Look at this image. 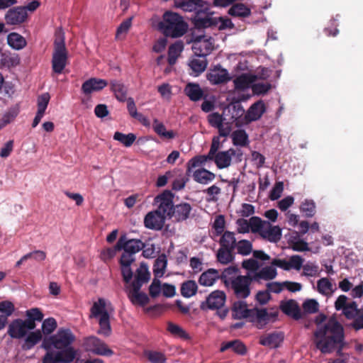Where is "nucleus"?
I'll list each match as a JSON object with an SVG mask.
<instances>
[{
	"label": "nucleus",
	"mask_w": 363,
	"mask_h": 363,
	"mask_svg": "<svg viewBox=\"0 0 363 363\" xmlns=\"http://www.w3.org/2000/svg\"><path fill=\"white\" fill-rule=\"evenodd\" d=\"M326 319L327 316L323 313L315 317L317 329L313 333V342L316 348L323 354L331 353L337 347V352L340 353L344 345V328L334 316L321 325Z\"/></svg>",
	"instance_id": "nucleus-1"
},
{
	"label": "nucleus",
	"mask_w": 363,
	"mask_h": 363,
	"mask_svg": "<svg viewBox=\"0 0 363 363\" xmlns=\"http://www.w3.org/2000/svg\"><path fill=\"white\" fill-rule=\"evenodd\" d=\"M187 24L179 14L167 11L163 14L162 21H160L157 28L166 37L179 38L185 34Z\"/></svg>",
	"instance_id": "nucleus-2"
},
{
	"label": "nucleus",
	"mask_w": 363,
	"mask_h": 363,
	"mask_svg": "<svg viewBox=\"0 0 363 363\" xmlns=\"http://www.w3.org/2000/svg\"><path fill=\"white\" fill-rule=\"evenodd\" d=\"M68 61V52L65 46L64 33L59 30L56 33L54 41V49L52 57V69L56 74H61Z\"/></svg>",
	"instance_id": "nucleus-3"
},
{
	"label": "nucleus",
	"mask_w": 363,
	"mask_h": 363,
	"mask_svg": "<svg viewBox=\"0 0 363 363\" xmlns=\"http://www.w3.org/2000/svg\"><path fill=\"white\" fill-rule=\"evenodd\" d=\"M82 347L85 351L97 355L110 357L113 354L104 341L94 335L84 337Z\"/></svg>",
	"instance_id": "nucleus-4"
},
{
	"label": "nucleus",
	"mask_w": 363,
	"mask_h": 363,
	"mask_svg": "<svg viewBox=\"0 0 363 363\" xmlns=\"http://www.w3.org/2000/svg\"><path fill=\"white\" fill-rule=\"evenodd\" d=\"M253 281L252 276L238 275L230 281L229 287L232 289L236 297L245 298L250 294V286Z\"/></svg>",
	"instance_id": "nucleus-5"
},
{
	"label": "nucleus",
	"mask_w": 363,
	"mask_h": 363,
	"mask_svg": "<svg viewBox=\"0 0 363 363\" xmlns=\"http://www.w3.org/2000/svg\"><path fill=\"white\" fill-rule=\"evenodd\" d=\"M277 312L269 313L267 308H252L250 322L252 323L257 329H263L270 322H274L277 318Z\"/></svg>",
	"instance_id": "nucleus-6"
},
{
	"label": "nucleus",
	"mask_w": 363,
	"mask_h": 363,
	"mask_svg": "<svg viewBox=\"0 0 363 363\" xmlns=\"http://www.w3.org/2000/svg\"><path fill=\"white\" fill-rule=\"evenodd\" d=\"M77 355L74 347L57 352L55 355L52 352H47L42 359V363H71Z\"/></svg>",
	"instance_id": "nucleus-7"
},
{
	"label": "nucleus",
	"mask_w": 363,
	"mask_h": 363,
	"mask_svg": "<svg viewBox=\"0 0 363 363\" xmlns=\"http://www.w3.org/2000/svg\"><path fill=\"white\" fill-rule=\"evenodd\" d=\"M174 194L171 191L165 190L155 198V202L158 204L157 210L166 218H171L172 211L175 205L173 203Z\"/></svg>",
	"instance_id": "nucleus-8"
},
{
	"label": "nucleus",
	"mask_w": 363,
	"mask_h": 363,
	"mask_svg": "<svg viewBox=\"0 0 363 363\" xmlns=\"http://www.w3.org/2000/svg\"><path fill=\"white\" fill-rule=\"evenodd\" d=\"M205 9L197 11L191 18L192 23L197 28H214L215 16L210 12L208 4L206 5Z\"/></svg>",
	"instance_id": "nucleus-9"
},
{
	"label": "nucleus",
	"mask_w": 363,
	"mask_h": 363,
	"mask_svg": "<svg viewBox=\"0 0 363 363\" xmlns=\"http://www.w3.org/2000/svg\"><path fill=\"white\" fill-rule=\"evenodd\" d=\"M192 50L197 57H206L213 50V39L204 35L195 37L193 40Z\"/></svg>",
	"instance_id": "nucleus-10"
},
{
	"label": "nucleus",
	"mask_w": 363,
	"mask_h": 363,
	"mask_svg": "<svg viewBox=\"0 0 363 363\" xmlns=\"http://www.w3.org/2000/svg\"><path fill=\"white\" fill-rule=\"evenodd\" d=\"M29 330H33L28 325L25 320L16 318L9 324L7 334L12 339L20 340L24 338Z\"/></svg>",
	"instance_id": "nucleus-11"
},
{
	"label": "nucleus",
	"mask_w": 363,
	"mask_h": 363,
	"mask_svg": "<svg viewBox=\"0 0 363 363\" xmlns=\"http://www.w3.org/2000/svg\"><path fill=\"white\" fill-rule=\"evenodd\" d=\"M145 247L140 239H128L126 235H122L117 241V248L135 255Z\"/></svg>",
	"instance_id": "nucleus-12"
},
{
	"label": "nucleus",
	"mask_w": 363,
	"mask_h": 363,
	"mask_svg": "<svg viewBox=\"0 0 363 363\" xmlns=\"http://www.w3.org/2000/svg\"><path fill=\"white\" fill-rule=\"evenodd\" d=\"M55 343L57 350H66L72 347L71 345L74 342L76 337L72 330L69 328H60L57 333L53 335Z\"/></svg>",
	"instance_id": "nucleus-13"
},
{
	"label": "nucleus",
	"mask_w": 363,
	"mask_h": 363,
	"mask_svg": "<svg viewBox=\"0 0 363 363\" xmlns=\"http://www.w3.org/2000/svg\"><path fill=\"white\" fill-rule=\"evenodd\" d=\"M284 340V333L282 331H273L264 333L259 337V344L269 348L276 349L281 346Z\"/></svg>",
	"instance_id": "nucleus-14"
},
{
	"label": "nucleus",
	"mask_w": 363,
	"mask_h": 363,
	"mask_svg": "<svg viewBox=\"0 0 363 363\" xmlns=\"http://www.w3.org/2000/svg\"><path fill=\"white\" fill-rule=\"evenodd\" d=\"M242 153L240 150L230 148L226 151H220L213 155L210 160L213 161L218 169L228 167L231 164L233 156H241Z\"/></svg>",
	"instance_id": "nucleus-15"
},
{
	"label": "nucleus",
	"mask_w": 363,
	"mask_h": 363,
	"mask_svg": "<svg viewBox=\"0 0 363 363\" xmlns=\"http://www.w3.org/2000/svg\"><path fill=\"white\" fill-rule=\"evenodd\" d=\"M225 294L219 290H216L211 293L206 298L205 302L201 304V308H208L211 310L218 309L223 306L225 302Z\"/></svg>",
	"instance_id": "nucleus-16"
},
{
	"label": "nucleus",
	"mask_w": 363,
	"mask_h": 363,
	"mask_svg": "<svg viewBox=\"0 0 363 363\" xmlns=\"http://www.w3.org/2000/svg\"><path fill=\"white\" fill-rule=\"evenodd\" d=\"M207 79L211 84L216 85L229 82L231 77L226 69L222 68L220 65H216L209 70Z\"/></svg>",
	"instance_id": "nucleus-17"
},
{
	"label": "nucleus",
	"mask_w": 363,
	"mask_h": 363,
	"mask_svg": "<svg viewBox=\"0 0 363 363\" xmlns=\"http://www.w3.org/2000/svg\"><path fill=\"white\" fill-rule=\"evenodd\" d=\"M28 17L25 8L17 6L10 9L5 15V21L8 25H19L23 23Z\"/></svg>",
	"instance_id": "nucleus-18"
},
{
	"label": "nucleus",
	"mask_w": 363,
	"mask_h": 363,
	"mask_svg": "<svg viewBox=\"0 0 363 363\" xmlns=\"http://www.w3.org/2000/svg\"><path fill=\"white\" fill-rule=\"evenodd\" d=\"M207 4L205 0H174V4L177 8L186 12L194 11V14L201 9H206Z\"/></svg>",
	"instance_id": "nucleus-19"
},
{
	"label": "nucleus",
	"mask_w": 363,
	"mask_h": 363,
	"mask_svg": "<svg viewBox=\"0 0 363 363\" xmlns=\"http://www.w3.org/2000/svg\"><path fill=\"white\" fill-rule=\"evenodd\" d=\"M166 217L157 210L149 212L144 218V225L147 228L160 230L162 228Z\"/></svg>",
	"instance_id": "nucleus-20"
},
{
	"label": "nucleus",
	"mask_w": 363,
	"mask_h": 363,
	"mask_svg": "<svg viewBox=\"0 0 363 363\" xmlns=\"http://www.w3.org/2000/svg\"><path fill=\"white\" fill-rule=\"evenodd\" d=\"M191 211V204L186 202H181L173 207L171 218H173L177 222L186 220L190 217Z\"/></svg>",
	"instance_id": "nucleus-21"
},
{
	"label": "nucleus",
	"mask_w": 363,
	"mask_h": 363,
	"mask_svg": "<svg viewBox=\"0 0 363 363\" xmlns=\"http://www.w3.org/2000/svg\"><path fill=\"white\" fill-rule=\"evenodd\" d=\"M209 123L219 130V136H228L231 127L229 123H224L221 115L213 113L208 116Z\"/></svg>",
	"instance_id": "nucleus-22"
},
{
	"label": "nucleus",
	"mask_w": 363,
	"mask_h": 363,
	"mask_svg": "<svg viewBox=\"0 0 363 363\" xmlns=\"http://www.w3.org/2000/svg\"><path fill=\"white\" fill-rule=\"evenodd\" d=\"M108 85L105 79L92 77L85 81L82 85V91L85 95H89L93 92L99 91Z\"/></svg>",
	"instance_id": "nucleus-23"
},
{
	"label": "nucleus",
	"mask_w": 363,
	"mask_h": 363,
	"mask_svg": "<svg viewBox=\"0 0 363 363\" xmlns=\"http://www.w3.org/2000/svg\"><path fill=\"white\" fill-rule=\"evenodd\" d=\"M279 307L284 314L292 317L294 320H299L302 318L299 306L296 301L294 299L281 301Z\"/></svg>",
	"instance_id": "nucleus-24"
},
{
	"label": "nucleus",
	"mask_w": 363,
	"mask_h": 363,
	"mask_svg": "<svg viewBox=\"0 0 363 363\" xmlns=\"http://www.w3.org/2000/svg\"><path fill=\"white\" fill-rule=\"evenodd\" d=\"M232 311L234 319L240 320L242 318H248L250 320L252 308H247V305L245 301H238L233 303Z\"/></svg>",
	"instance_id": "nucleus-25"
},
{
	"label": "nucleus",
	"mask_w": 363,
	"mask_h": 363,
	"mask_svg": "<svg viewBox=\"0 0 363 363\" xmlns=\"http://www.w3.org/2000/svg\"><path fill=\"white\" fill-rule=\"evenodd\" d=\"M260 235L269 242H276L281 238V230L279 226H272L269 222H265Z\"/></svg>",
	"instance_id": "nucleus-26"
},
{
	"label": "nucleus",
	"mask_w": 363,
	"mask_h": 363,
	"mask_svg": "<svg viewBox=\"0 0 363 363\" xmlns=\"http://www.w3.org/2000/svg\"><path fill=\"white\" fill-rule=\"evenodd\" d=\"M43 339V335L40 330L28 333L25 337L24 342L21 346L23 350L27 351L33 349Z\"/></svg>",
	"instance_id": "nucleus-27"
},
{
	"label": "nucleus",
	"mask_w": 363,
	"mask_h": 363,
	"mask_svg": "<svg viewBox=\"0 0 363 363\" xmlns=\"http://www.w3.org/2000/svg\"><path fill=\"white\" fill-rule=\"evenodd\" d=\"M184 92L192 101H200L203 99L204 94L200 85L194 82L188 83L184 89Z\"/></svg>",
	"instance_id": "nucleus-28"
},
{
	"label": "nucleus",
	"mask_w": 363,
	"mask_h": 363,
	"mask_svg": "<svg viewBox=\"0 0 363 363\" xmlns=\"http://www.w3.org/2000/svg\"><path fill=\"white\" fill-rule=\"evenodd\" d=\"M218 279H219V271L215 269H208L201 274L199 283L204 286H211Z\"/></svg>",
	"instance_id": "nucleus-29"
},
{
	"label": "nucleus",
	"mask_w": 363,
	"mask_h": 363,
	"mask_svg": "<svg viewBox=\"0 0 363 363\" xmlns=\"http://www.w3.org/2000/svg\"><path fill=\"white\" fill-rule=\"evenodd\" d=\"M229 349H231L234 352L240 355H245L247 351L245 345L240 340H235L222 343L220 352H225Z\"/></svg>",
	"instance_id": "nucleus-30"
},
{
	"label": "nucleus",
	"mask_w": 363,
	"mask_h": 363,
	"mask_svg": "<svg viewBox=\"0 0 363 363\" xmlns=\"http://www.w3.org/2000/svg\"><path fill=\"white\" fill-rule=\"evenodd\" d=\"M20 63V58L16 53L4 52L0 55V67L10 68L17 66Z\"/></svg>",
	"instance_id": "nucleus-31"
},
{
	"label": "nucleus",
	"mask_w": 363,
	"mask_h": 363,
	"mask_svg": "<svg viewBox=\"0 0 363 363\" xmlns=\"http://www.w3.org/2000/svg\"><path fill=\"white\" fill-rule=\"evenodd\" d=\"M26 315L27 318L25 319V320L32 330L36 328L35 321L40 322L43 320L44 317L43 312L38 308H32L27 310L26 311Z\"/></svg>",
	"instance_id": "nucleus-32"
},
{
	"label": "nucleus",
	"mask_w": 363,
	"mask_h": 363,
	"mask_svg": "<svg viewBox=\"0 0 363 363\" xmlns=\"http://www.w3.org/2000/svg\"><path fill=\"white\" fill-rule=\"evenodd\" d=\"M228 13L233 17L246 18L251 15V10L242 3H236L232 5Z\"/></svg>",
	"instance_id": "nucleus-33"
},
{
	"label": "nucleus",
	"mask_w": 363,
	"mask_h": 363,
	"mask_svg": "<svg viewBox=\"0 0 363 363\" xmlns=\"http://www.w3.org/2000/svg\"><path fill=\"white\" fill-rule=\"evenodd\" d=\"M216 174L204 168L196 170L193 174L194 180L202 184H207L212 182Z\"/></svg>",
	"instance_id": "nucleus-34"
},
{
	"label": "nucleus",
	"mask_w": 363,
	"mask_h": 363,
	"mask_svg": "<svg viewBox=\"0 0 363 363\" xmlns=\"http://www.w3.org/2000/svg\"><path fill=\"white\" fill-rule=\"evenodd\" d=\"M110 84L111 91L119 101L124 102L128 99L127 88L123 83L117 80H112Z\"/></svg>",
	"instance_id": "nucleus-35"
},
{
	"label": "nucleus",
	"mask_w": 363,
	"mask_h": 363,
	"mask_svg": "<svg viewBox=\"0 0 363 363\" xmlns=\"http://www.w3.org/2000/svg\"><path fill=\"white\" fill-rule=\"evenodd\" d=\"M237 242L235 233L228 230L222 233V236L219 240V244L221 247L231 250H234L235 249Z\"/></svg>",
	"instance_id": "nucleus-36"
},
{
	"label": "nucleus",
	"mask_w": 363,
	"mask_h": 363,
	"mask_svg": "<svg viewBox=\"0 0 363 363\" xmlns=\"http://www.w3.org/2000/svg\"><path fill=\"white\" fill-rule=\"evenodd\" d=\"M265 111L264 104L259 101L252 104L247 111L246 118L250 121L259 119Z\"/></svg>",
	"instance_id": "nucleus-37"
},
{
	"label": "nucleus",
	"mask_w": 363,
	"mask_h": 363,
	"mask_svg": "<svg viewBox=\"0 0 363 363\" xmlns=\"http://www.w3.org/2000/svg\"><path fill=\"white\" fill-rule=\"evenodd\" d=\"M277 275V269L272 266H267L263 267L258 272L252 276L254 281H258L259 279L264 280H272L274 279Z\"/></svg>",
	"instance_id": "nucleus-38"
},
{
	"label": "nucleus",
	"mask_w": 363,
	"mask_h": 363,
	"mask_svg": "<svg viewBox=\"0 0 363 363\" xmlns=\"http://www.w3.org/2000/svg\"><path fill=\"white\" fill-rule=\"evenodd\" d=\"M184 49V44L182 41H177L171 45L168 50V62L170 65L176 63L178 57Z\"/></svg>",
	"instance_id": "nucleus-39"
},
{
	"label": "nucleus",
	"mask_w": 363,
	"mask_h": 363,
	"mask_svg": "<svg viewBox=\"0 0 363 363\" xmlns=\"http://www.w3.org/2000/svg\"><path fill=\"white\" fill-rule=\"evenodd\" d=\"M207 60L204 57H203V59H191L189 62V66L192 70L191 74L194 76H198L199 74L204 72L207 67Z\"/></svg>",
	"instance_id": "nucleus-40"
},
{
	"label": "nucleus",
	"mask_w": 363,
	"mask_h": 363,
	"mask_svg": "<svg viewBox=\"0 0 363 363\" xmlns=\"http://www.w3.org/2000/svg\"><path fill=\"white\" fill-rule=\"evenodd\" d=\"M127 296L133 305L145 306L150 302L148 296L144 292H128Z\"/></svg>",
	"instance_id": "nucleus-41"
},
{
	"label": "nucleus",
	"mask_w": 363,
	"mask_h": 363,
	"mask_svg": "<svg viewBox=\"0 0 363 363\" xmlns=\"http://www.w3.org/2000/svg\"><path fill=\"white\" fill-rule=\"evenodd\" d=\"M8 44L15 50H21L26 45L25 38L20 34L11 33L7 37Z\"/></svg>",
	"instance_id": "nucleus-42"
},
{
	"label": "nucleus",
	"mask_w": 363,
	"mask_h": 363,
	"mask_svg": "<svg viewBox=\"0 0 363 363\" xmlns=\"http://www.w3.org/2000/svg\"><path fill=\"white\" fill-rule=\"evenodd\" d=\"M99 324L100 326L98 330V334L103 335L108 337L111 335V328L110 324V315L108 313H104V314L99 317Z\"/></svg>",
	"instance_id": "nucleus-43"
},
{
	"label": "nucleus",
	"mask_w": 363,
	"mask_h": 363,
	"mask_svg": "<svg viewBox=\"0 0 363 363\" xmlns=\"http://www.w3.org/2000/svg\"><path fill=\"white\" fill-rule=\"evenodd\" d=\"M167 330L173 336L182 340L190 339L189 335L182 327L172 322L167 323Z\"/></svg>",
	"instance_id": "nucleus-44"
},
{
	"label": "nucleus",
	"mask_w": 363,
	"mask_h": 363,
	"mask_svg": "<svg viewBox=\"0 0 363 363\" xmlns=\"http://www.w3.org/2000/svg\"><path fill=\"white\" fill-rule=\"evenodd\" d=\"M197 289L198 286L195 281H186L181 286V294L185 298H190L196 294Z\"/></svg>",
	"instance_id": "nucleus-45"
},
{
	"label": "nucleus",
	"mask_w": 363,
	"mask_h": 363,
	"mask_svg": "<svg viewBox=\"0 0 363 363\" xmlns=\"http://www.w3.org/2000/svg\"><path fill=\"white\" fill-rule=\"evenodd\" d=\"M252 82V77L246 74H242L233 80L235 89L238 90H245L250 88Z\"/></svg>",
	"instance_id": "nucleus-46"
},
{
	"label": "nucleus",
	"mask_w": 363,
	"mask_h": 363,
	"mask_svg": "<svg viewBox=\"0 0 363 363\" xmlns=\"http://www.w3.org/2000/svg\"><path fill=\"white\" fill-rule=\"evenodd\" d=\"M167 265L166 256L162 255L155 261L153 266V273L156 277H162Z\"/></svg>",
	"instance_id": "nucleus-47"
},
{
	"label": "nucleus",
	"mask_w": 363,
	"mask_h": 363,
	"mask_svg": "<svg viewBox=\"0 0 363 363\" xmlns=\"http://www.w3.org/2000/svg\"><path fill=\"white\" fill-rule=\"evenodd\" d=\"M233 251L220 247L216 254L217 260L223 264L230 263L234 259Z\"/></svg>",
	"instance_id": "nucleus-48"
},
{
	"label": "nucleus",
	"mask_w": 363,
	"mask_h": 363,
	"mask_svg": "<svg viewBox=\"0 0 363 363\" xmlns=\"http://www.w3.org/2000/svg\"><path fill=\"white\" fill-rule=\"evenodd\" d=\"M238 268L235 267H229L225 269L221 274L219 273V279H220L225 286L229 287L230 281L235 278L238 272Z\"/></svg>",
	"instance_id": "nucleus-49"
},
{
	"label": "nucleus",
	"mask_w": 363,
	"mask_h": 363,
	"mask_svg": "<svg viewBox=\"0 0 363 363\" xmlns=\"http://www.w3.org/2000/svg\"><path fill=\"white\" fill-rule=\"evenodd\" d=\"M318 291L325 296H330L334 292L333 284L328 278H321L317 281Z\"/></svg>",
	"instance_id": "nucleus-50"
},
{
	"label": "nucleus",
	"mask_w": 363,
	"mask_h": 363,
	"mask_svg": "<svg viewBox=\"0 0 363 363\" xmlns=\"http://www.w3.org/2000/svg\"><path fill=\"white\" fill-rule=\"evenodd\" d=\"M104 313H108V311L106 310V301L104 298H99L96 302L94 303L91 308L90 317H101Z\"/></svg>",
	"instance_id": "nucleus-51"
},
{
	"label": "nucleus",
	"mask_w": 363,
	"mask_h": 363,
	"mask_svg": "<svg viewBox=\"0 0 363 363\" xmlns=\"http://www.w3.org/2000/svg\"><path fill=\"white\" fill-rule=\"evenodd\" d=\"M208 160H209L207 155H198L194 157L187 162L186 174L189 175L193 168L203 165Z\"/></svg>",
	"instance_id": "nucleus-52"
},
{
	"label": "nucleus",
	"mask_w": 363,
	"mask_h": 363,
	"mask_svg": "<svg viewBox=\"0 0 363 363\" xmlns=\"http://www.w3.org/2000/svg\"><path fill=\"white\" fill-rule=\"evenodd\" d=\"M300 211L306 217H313L316 211L314 201L313 200L305 199L300 206Z\"/></svg>",
	"instance_id": "nucleus-53"
},
{
	"label": "nucleus",
	"mask_w": 363,
	"mask_h": 363,
	"mask_svg": "<svg viewBox=\"0 0 363 363\" xmlns=\"http://www.w3.org/2000/svg\"><path fill=\"white\" fill-rule=\"evenodd\" d=\"M57 327V323L54 318H48L43 321L41 332L45 335H50Z\"/></svg>",
	"instance_id": "nucleus-54"
},
{
	"label": "nucleus",
	"mask_w": 363,
	"mask_h": 363,
	"mask_svg": "<svg viewBox=\"0 0 363 363\" xmlns=\"http://www.w3.org/2000/svg\"><path fill=\"white\" fill-rule=\"evenodd\" d=\"M132 18H129L123 21L116 30V38L122 40L125 38V35L131 27Z\"/></svg>",
	"instance_id": "nucleus-55"
},
{
	"label": "nucleus",
	"mask_w": 363,
	"mask_h": 363,
	"mask_svg": "<svg viewBox=\"0 0 363 363\" xmlns=\"http://www.w3.org/2000/svg\"><path fill=\"white\" fill-rule=\"evenodd\" d=\"M235 248L238 254L246 256L252 252V244L247 240H241L237 242Z\"/></svg>",
	"instance_id": "nucleus-56"
},
{
	"label": "nucleus",
	"mask_w": 363,
	"mask_h": 363,
	"mask_svg": "<svg viewBox=\"0 0 363 363\" xmlns=\"http://www.w3.org/2000/svg\"><path fill=\"white\" fill-rule=\"evenodd\" d=\"M214 28L218 30L232 29L234 24L232 21L227 17H215Z\"/></svg>",
	"instance_id": "nucleus-57"
},
{
	"label": "nucleus",
	"mask_w": 363,
	"mask_h": 363,
	"mask_svg": "<svg viewBox=\"0 0 363 363\" xmlns=\"http://www.w3.org/2000/svg\"><path fill=\"white\" fill-rule=\"evenodd\" d=\"M265 222L266 221L262 220V219L259 218V217H252L249 220L251 231L252 233H259V234H261L262 230L264 228Z\"/></svg>",
	"instance_id": "nucleus-58"
},
{
	"label": "nucleus",
	"mask_w": 363,
	"mask_h": 363,
	"mask_svg": "<svg viewBox=\"0 0 363 363\" xmlns=\"http://www.w3.org/2000/svg\"><path fill=\"white\" fill-rule=\"evenodd\" d=\"M303 311L306 313L312 314L315 313L319 310V304L315 299H307L302 305Z\"/></svg>",
	"instance_id": "nucleus-59"
},
{
	"label": "nucleus",
	"mask_w": 363,
	"mask_h": 363,
	"mask_svg": "<svg viewBox=\"0 0 363 363\" xmlns=\"http://www.w3.org/2000/svg\"><path fill=\"white\" fill-rule=\"evenodd\" d=\"M135 278L143 281V282H147L150 280V273L145 264H140L139 268L136 270Z\"/></svg>",
	"instance_id": "nucleus-60"
},
{
	"label": "nucleus",
	"mask_w": 363,
	"mask_h": 363,
	"mask_svg": "<svg viewBox=\"0 0 363 363\" xmlns=\"http://www.w3.org/2000/svg\"><path fill=\"white\" fill-rule=\"evenodd\" d=\"M15 311L13 303L10 301H3L0 302V312L2 313L3 316H6L8 319Z\"/></svg>",
	"instance_id": "nucleus-61"
},
{
	"label": "nucleus",
	"mask_w": 363,
	"mask_h": 363,
	"mask_svg": "<svg viewBox=\"0 0 363 363\" xmlns=\"http://www.w3.org/2000/svg\"><path fill=\"white\" fill-rule=\"evenodd\" d=\"M152 128L155 132L160 136H174L173 132L167 131L164 124L157 119L154 120Z\"/></svg>",
	"instance_id": "nucleus-62"
},
{
	"label": "nucleus",
	"mask_w": 363,
	"mask_h": 363,
	"mask_svg": "<svg viewBox=\"0 0 363 363\" xmlns=\"http://www.w3.org/2000/svg\"><path fill=\"white\" fill-rule=\"evenodd\" d=\"M118 251H121L117 248V243L113 247H108L101 252L100 257L104 262H108L112 259L116 255Z\"/></svg>",
	"instance_id": "nucleus-63"
},
{
	"label": "nucleus",
	"mask_w": 363,
	"mask_h": 363,
	"mask_svg": "<svg viewBox=\"0 0 363 363\" xmlns=\"http://www.w3.org/2000/svg\"><path fill=\"white\" fill-rule=\"evenodd\" d=\"M146 356L151 363H165L166 362L164 354L160 352L148 351Z\"/></svg>",
	"instance_id": "nucleus-64"
}]
</instances>
